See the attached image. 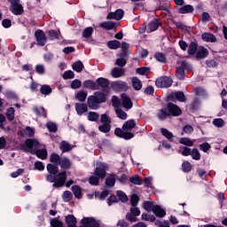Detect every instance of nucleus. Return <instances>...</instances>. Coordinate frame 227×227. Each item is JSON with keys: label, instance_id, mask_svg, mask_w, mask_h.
<instances>
[{"label": "nucleus", "instance_id": "e433bc0d", "mask_svg": "<svg viewBox=\"0 0 227 227\" xmlns=\"http://www.w3.org/2000/svg\"><path fill=\"white\" fill-rule=\"evenodd\" d=\"M180 145H184L186 147L194 146V140H191L189 137H182L179 140Z\"/></svg>", "mask_w": 227, "mask_h": 227}, {"label": "nucleus", "instance_id": "2eb2a0df", "mask_svg": "<svg viewBox=\"0 0 227 227\" xmlns=\"http://www.w3.org/2000/svg\"><path fill=\"white\" fill-rule=\"evenodd\" d=\"M74 109L78 116H82L84 113H88V105L84 103H75Z\"/></svg>", "mask_w": 227, "mask_h": 227}, {"label": "nucleus", "instance_id": "9d476101", "mask_svg": "<svg viewBox=\"0 0 227 227\" xmlns=\"http://www.w3.org/2000/svg\"><path fill=\"white\" fill-rule=\"evenodd\" d=\"M112 90L117 92L127 91L129 90V84L123 81H115L112 83Z\"/></svg>", "mask_w": 227, "mask_h": 227}, {"label": "nucleus", "instance_id": "aec40b11", "mask_svg": "<svg viewBox=\"0 0 227 227\" xmlns=\"http://www.w3.org/2000/svg\"><path fill=\"white\" fill-rule=\"evenodd\" d=\"M198 49L200 47L198 46V41H192L188 45V54L189 56H194L196 52H198Z\"/></svg>", "mask_w": 227, "mask_h": 227}, {"label": "nucleus", "instance_id": "79ce46f5", "mask_svg": "<svg viewBox=\"0 0 227 227\" xmlns=\"http://www.w3.org/2000/svg\"><path fill=\"white\" fill-rule=\"evenodd\" d=\"M98 118H100V114L96 112H89L87 115L89 121H98Z\"/></svg>", "mask_w": 227, "mask_h": 227}, {"label": "nucleus", "instance_id": "37998d69", "mask_svg": "<svg viewBox=\"0 0 227 227\" xmlns=\"http://www.w3.org/2000/svg\"><path fill=\"white\" fill-rule=\"evenodd\" d=\"M182 169L184 173H191L192 171V165L188 160L182 163Z\"/></svg>", "mask_w": 227, "mask_h": 227}, {"label": "nucleus", "instance_id": "09e8293b", "mask_svg": "<svg viewBox=\"0 0 227 227\" xmlns=\"http://www.w3.org/2000/svg\"><path fill=\"white\" fill-rule=\"evenodd\" d=\"M129 182L134 185H143V179H141L139 176H133L129 177Z\"/></svg>", "mask_w": 227, "mask_h": 227}, {"label": "nucleus", "instance_id": "c03bdc74", "mask_svg": "<svg viewBox=\"0 0 227 227\" xmlns=\"http://www.w3.org/2000/svg\"><path fill=\"white\" fill-rule=\"evenodd\" d=\"M213 125L217 129H223V127L226 125V122L224 121L223 119L216 118L213 120Z\"/></svg>", "mask_w": 227, "mask_h": 227}, {"label": "nucleus", "instance_id": "680f3d73", "mask_svg": "<svg viewBox=\"0 0 227 227\" xmlns=\"http://www.w3.org/2000/svg\"><path fill=\"white\" fill-rule=\"evenodd\" d=\"M200 20H201V22H203V24H207V22H210V20H212V17L210 16V14L208 12H204L201 14Z\"/></svg>", "mask_w": 227, "mask_h": 227}, {"label": "nucleus", "instance_id": "412c9836", "mask_svg": "<svg viewBox=\"0 0 227 227\" xmlns=\"http://www.w3.org/2000/svg\"><path fill=\"white\" fill-rule=\"evenodd\" d=\"M65 223L67 227L76 226L77 225V218L74 215H67L65 216Z\"/></svg>", "mask_w": 227, "mask_h": 227}, {"label": "nucleus", "instance_id": "4c0bfd02", "mask_svg": "<svg viewBox=\"0 0 227 227\" xmlns=\"http://www.w3.org/2000/svg\"><path fill=\"white\" fill-rule=\"evenodd\" d=\"M153 207H155V205H153V201L145 200L143 202V208L145 212H153Z\"/></svg>", "mask_w": 227, "mask_h": 227}, {"label": "nucleus", "instance_id": "ddd939ff", "mask_svg": "<svg viewBox=\"0 0 227 227\" xmlns=\"http://www.w3.org/2000/svg\"><path fill=\"white\" fill-rule=\"evenodd\" d=\"M10 12H12L13 15H22V13H24V7L20 3L13 4L10 6Z\"/></svg>", "mask_w": 227, "mask_h": 227}, {"label": "nucleus", "instance_id": "ea45409f", "mask_svg": "<svg viewBox=\"0 0 227 227\" xmlns=\"http://www.w3.org/2000/svg\"><path fill=\"white\" fill-rule=\"evenodd\" d=\"M161 136H164L168 141H173V133L166 128L160 129Z\"/></svg>", "mask_w": 227, "mask_h": 227}, {"label": "nucleus", "instance_id": "423d86ee", "mask_svg": "<svg viewBox=\"0 0 227 227\" xmlns=\"http://www.w3.org/2000/svg\"><path fill=\"white\" fill-rule=\"evenodd\" d=\"M80 227H100V221L95 219V217L84 216L80 221Z\"/></svg>", "mask_w": 227, "mask_h": 227}, {"label": "nucleus", "instance_id": "6e6d98bb", "mask_svg": "<svg viewBox=\"0 0 227 227\" xmlns=\"http://www.w3.org/2000/svg\"><path fill=\"white\" fill-rule=\"evenodd\" d=\"M139 195L134 193L133 195H131L130 197V203H131V207H137V205H139Z\"/></svg>", "mask_w": 227, "mask_h": 227}, {"label": "nucleus", "instance_id": "9b49d317", "mask_svg": "<svg viewBox=\"0 0 227 227\" xmlns=\"http://www.w3.org/2000/svg\"><path fill=\"white\" fill-rule=\"evenodd\" d=\"M121 105H122V107H124V109L129 110L134 107V103L132 102V99H130L127 94L125 93L121 94Z\"/></svg>", "mask_w": 227, "mask_h": 227}, {"label": "nucleus", "instance_id": "2f4dec72", "mask_svg": "<svg viewBox=\"0 0 227 227\" xmlns=\"http://www.w3.org/2000/svg\"><path fill=\"white\" fill-rule=\"evenodd\" d=\"M59 150H61L62 153H67L72 150V145L67 141H62L59 144Z\"/></svg>", "mask_w": 227, "mask_h": 227}, {"label": "nucleus", "instance_id": "6ab92c4d", "mask_svg": "<svg viewBox=\"0 0 227 227\" xmlns=\"http://www.w3.org/2000/svg\"><path fill=\"white\" fill-rule=\"evenodd\" d=\"M59 166H60L63 171H67L70 169V168H72V161H70V159H68L67 157H64L60 159V163L59 164Z\"/></svg>", "mask_w": 227, "mask_h": 227}, {"label": "nucleus", "instance_id": "e2e57ef3", "mask_svg": "<svg viewBox=\"0 0 227 227\" xmlns=\"http://www.w3.org/2000/svg\"><path fill=\"white\" fill-rule=\"evenodd\" d=\"M89 184L90 185H98V184H100V179L97 176H90L89 178Z\"/></svg>", "mask_w": 227, "mask_h": 227}, {"label": "nucleus", "instance_id": "5701e85b", "mask_svg": "<svg viewBox=\"0 0 227 227\" xmlns=\"http://www.w3.org/2000/svg\"><path fill=\"white\" fill-rule=\"evenodd\" d=\"M33 113H35L36 116H43V118H47V110L43 106H34Z\"/></svg>", "mask_w": 227, "mask_h": 227}, {"label": "nucleus", "instance_id": "1a4fd4ad", "mask_svg": "<svg viewBox=\"0 0 227 227\" xmlns=\"http://www.w3.org/2000/svg\"><path fill=\"white\" fill-rule=\"evenodd\" d=\"M35 37L36 40V43L37 45H39V47H43L45 46V43H47V35H45V32H43V30L37 29L35 32Z\"/></svg>", "mask_w": 227, "mask_h": 227}, {"label": "nucleus", "instance_id": "49530a36", "mask_svg": "<svg viewBox=\"0 0 227 227\" xmlns=\"http://www.w3.org/2000/svg\"><path fill=\"white\" fill-rule=\"evenodd\" d=\"M105 184L107 187H114L116 184V178L112 175L106 177Z\"/></svg>", "mask_w": 227, "mask_h": 227}, {"label": "nucleus", "instance_id": "b1692460", "mask_svg": "<svg viewBox=\"0 0 227 227\" xmlns=\"http://www.w3.org/2000/svg\"><path fill=\"white\" fill-rule=\"evenodd\" d=\"M131 82H132V87L135 90V91H140V90L143 88V82L137 76H134L132 78Z\"/></svg>", "mask_w": 227, "mask_h": 227}, {"label": "nucleus", "instance_id": "cd10ccee", "mask_svg": "<svg viewBox=\"0 0 227 227\" xmlns=\"http://www.w3.org/2000/svg\"><path fill=\"white\" fill-rule=\"evenodd\" d=\"M125 75V69L120 67H114L112 70V77L118 79Z\"/></svg>", "mask_w": 227, "mask_h": 227}, {"label": "nucleus", "instance_id": "a211bd4d", "mask_svg": "<svg viewBox=\"0 0 227 227\" xmlns=\"http://www.w3.org/2000/svg\"><path fill=\"white\" fill-rule=\"evenodd\" d=\"M132 129H136V120L134 119L126 121L122 125V130L124 132H130Z\"/></svg>", "mask_w": 227, "mask_h": 227}, {"label": "nucleus", "instance_id": "bb28decb", "mask_svg": "<svg viewBox=\"0 0 227 227\" xmlns=\"http://www.w3.org/2000/svg\"><path fill=\"white\" fill-rule=\"evenodd\" d=\"M194 12V6L191 4H186L179 8L178 13H181L182 15H185L187 13H192Z\"/></svg>", "mask_w": 227, "mask_h": 227}, {"label": "nucleus", "instance_id": "a878e982", "mask_svg": "<svg viewBox=\"0 0 227 227\" xmlns=\"http://www.w3.org/2000/svg\"><path fill=\"white\" fill-rule=\"evenodd\" d=\"M160 26V22H159V20L153 19L148 24L149 33H153V31H157V29H159Z\"/></svg>", "mask_w": 227, "mask_h": 227}, {"label": "nucleus", "instance_id": "a18cd8bd", "mask_svg": "<svg viewBox=\"0 0 227 227\" xmlns=\"http://www.w3.org/2000/svg\"><path fill=\"white\" fill-rule=\"evenodd\" d=\"M190 155L193 160H200L201 159V153L198 148H193Z\"/></svg>", "mask_w": 227, "mask_h": 227}, {"label": "nucleus", "instance_id": "7ed1b4c3", "mask_svg": "<svg viewBox=\"0 0 227 227\" xmlns=\"http://www.w3.org/2000/svg\"><path fill=\"white\" fill-rule=\"evenodd\" d=\"M169 116H182V109L180 108V106H178L175 103L168 102L167 106L160 109L159 113L157 114V117L161 121H164V120H168Z\"/></svg>", "mask_w": 227, "mask_h": 227}, {"label": "nucleus", "instance_id": "5fc2aeb1", "mask_svg": "<svg viewBox=\"0 0 227 227\" xmlns=\"http://www.w3.org/2000/svg\"><path fill=\"white\" fill-rule=\"evenodd\" d=\"M82 86V82H81V80L79 79H74L70 84L71 90H79V88H81Z\"/></svg>", "mask_w": 227, "mask_h": 227}, {"label": "nucleus", "instance_id": "13d9d810", "mask_svg": "<svg viewBox=\"0 0 227 227\" xmlns=\"http://www.w3.org/2000/svg\"><path fill=\"white\" fill-rule=\"evenodd\" d=\"M115 114L117 118H120V120H127V114L125 111H122L121 108H117L115 110Z\"/></svg>", "mask_w": 227, "mask_h": 227}, {"label": "nucleus", "instance_id": "774afa93", "mask_svg": "<svg viewBox=\"0 0 227 227\" xmlns=\"http://www.w3.org/2000/svg\"><path fill=\"white\" fill-rule=\"evenodd\" d=\"M51 227H63V222L59 221L58 218H53L51 220Z\"/></svg>", "mask_w": 227, "mask_h": 227}, {"label": "nucleus", "instance_id": "f03ea898", "mask_svg": "<svg viewBox=\"0 0 227 227\" xmlns=\"http://www.w3.org/2000/svg\"><path fill=\"white\" fill-rule=\"evenodd\" d=\"M40 143L35 138H27L25 140L24 144H20V150L26 152V153H31L32 155H36L37 159L41 160H45L47 159V149H36L38 148Z\"/></svg>", "mask_w": 227, "mask_h": 227}, {"label": "nucleus", "instance_id": "7c9ffc66", "mask_svg": "<svg viewBox=\"0 0 227 227\" xmlns=\"http://www.w3.org/2000/svg\"><path fill=\"white\" fill-rule=\"evenodd\" d=\"M72 68L74 72H77V74H81V72L84 70V64H82L81 60L75 61L72 64Z\"/></svg>", "mask_w": 227, "mask_h": 227}, {"label": "nucleus", "instance_id": "20e7f679", "mask_svg": "<svg viewBox=\"0 0 227 227\" xmlns=\"http://www.w3.org/2000/svg\"><path fill=\"white\" fill-rule=\"evenodd\" d=\"M106 93L102 91H96L94 95L89 96L87 98V106L92 111L100 109V104H106Z\"/></svg>", "mask_w": 227, "mask_h": 227}, {"label": "nucleus", "instance_id": "bf43d9fd", "mask_svg": "<svg viewBox=\"0 0 227 227\" xmlns=\"http://www.w3.org/2000/svg\"><path fill=\"white\" fill-rule=\"evenodd\" d=\"M176 100L178 102H187V98H185V94L183 91L176 92Z\"/></svg>", "mask_w": 227, "mask_h": 227}, {"label": "nucleus", "instance_id": "0eeeda50", "mask_svg": "<svg viewBox=\"0 0 227 227\" xmlns=\"http://www.w3.org/2000/svg\"><path fill=\"white\" fill-rule=\"evenodd\" d=\"M172 85L173 79L168 76H160L155 81V86H157V88H171Z\"/></svg>", "mask_w": 227, "mask_h": 227}, {"label": "nucleus", "instance_id": "393cba45", "mask_svg": "<svg viewBox=\"0 0 227 227\" xmlns=\"http://www.w3.org/2000/svg\"><path fill=\"white\" fill-rule=\"evenodd\" d=\"M71 191L74 193V198L81 200L82 198V189L81 186L74 184L72 186Z\"/></svg>", "mask_w": 227, "mask_h": 227}, {"label": "nucleus", "instance_id": "c756f323", "mask_svg": "<svg viewBox=\"0 0 227 227\" xmlns=\"http://www.w3.org/2000/svg\"><path fill=\"white\" fill-rule=\"evenodd\" d=\"M48 36H49V40H51V42L54 40H59V35H61V31L58 30H54V29H51L48 32Z\"/></svg>", "mask_w": 227, "mask_h": 227}, {"label": "nucleus", "instance_id": "a19ab883", "mask_svg": "<svg viewBox=\"0 0 227 227\" xmlns=\"http://www.w3.org/2000/svg\"><path fill=\"white\" fill-rule=\"evenodd\" d=\"M87 97H88V93L84 92V90H79L75 95V98H77L79 102H86Z\"/></svg>", "mask_w": 227, "mask_h": 227}, {"label": "nucleus", "instance_id": "72a5a7b5", "mask_svg": "<svg viewBox=\"0 0 227 227\" xmlns=\"http://www.w3.org/2000/svg\"><path fill=\"white\" fill-rule=\"evenodd\" d=\"M116 196L119 200V201H121V203H127V201H129V197L127 196V194L121 191V190H118L116 192Z\"/></svg>", "mask_w": 227, "mask_h": 227}, {"label": "nucleus", "instance_id": "4be33fe9", "mask_svg": "<svg viewBox=\"0 0 227 227\" xmlns=\"http://www.w3.org/2000/svg\"><path fill=\"white\" fill-rule=\"evenodd\" d=\"M99 27L106 29V31H112L116 27V22L114 21H104L99 24Z\"/></svg>", "mask_w": 227, "mask_h": 227}, {"label": "nucleus", "instance_id": "c85d7f7f", "mask_svg": "<svg viewBox=\"0 0 227 227\" xmlns=\"http://www.w3.org/2000/svg\"><path fill=\"white\" fill-rule=\"evenodd\" d=\"M107 47L108 49H111L112 51H116L121 47V43L118 40H112L107 42Z\"/></svg>", "mask_w": 227, "mask_h": 227}, {"label": "nucleus", "instance_id": "69168bd1", "mask_svg": "<svg viewBox=\"0 0 227 227\" xmlns=\"http://www.w3.org/2000/svg\"><path fill=\"white\" fill-rule=\"evenodd\" d=\"M63 79L67 80V79H74V77H75V74L74 73V71L72 70H67L65 71L63 75H62Z\"/></svg>", "mask_w": 227, "mask_h": 227}, {"label": "nucleus", "instance_id": "338daca9", "mask_svg": "<svg viewBox=\"0 0 227 227\" xmlns=\"http://www.w3.org/2000/svg\"><path fill=\"white\" fill-rule=\"evenodd\" d=\"M113 203H119L118 197L114 194H111L110 197L107 199V205L111 207Z\"/></svg>", "mask_w": 227, "mask_h": 227}, {"label": "nucleus", "instance_id": "6e6552de", "mask_svg": "<svg viewBox=\"0 0 227 227\" xmlns=\"http://www.w3.org/2000/svg\"><path fill=\"white\" fill-rule=\"evenodd\" d=\"M107 169H109V166L107 163H102L98 167H96L94 170L95 176H98V178L102 179L107 176Z\"/></svg>", "mask_w": 227, "mask_h": 227}, {"label": "nucleus", "instance_id": "c9c22d12", "mask_svg": "<svg viewBox=\"0 0 227 227\" xmlns=\"http://www.w3.org/2000/svg\"><path fill=\"white\" fill-rule=\"evenodd\" d=\"M40 93L47 97L51 95V93H52V88H51L50 85L47 84L41 85Z\"/></svg>", "mask_w": 227, "mask_h": 227}, {"label": "nucleus", "instance_id": "0e129e2a", "mask_svg": "<svg viewBox=\"0 0 227 227\" xmlns=\"http://www.w3.org/2000/svg\"><path fill=\"white\" fill-rule=\"evenodd\" d=\"M23 134L25 136H27L28 137H35V129H32L31 127L27 126L24 131Z\"/></svg>", "mask_w": 227, "mask_h": 227}, {"label": "nucleus", "instance_id": "de8ad7c7", "mask_svg": "<svg viewBox=\"0 0 227 227\" xmlns=\"http://www.w3.org/2000/svg\"><path fill=\"white\" fill-rule=\"evenodd\" d=\"M92 35H93V27H88L83 30L82 36V38H91Z\"/></svg>", "mask_w": 227, "mask_h": 227}, {"label": "nucleus", "instance_id": "39448f33", "mask_svg": "<svg viewBox=\"0 0 227 227\" xmlns=\"http://www.w3.org/2000/svg\"><path fill=\"white\" fill-rule=\"evenodd\" d=\"M109 84L110 82L107 78L99 77L96 80V88H98L97 90L102 89L103 93H109V90H111Z\"/></svg>", "mask_w": 227, "mask_h": 227}, {"label": "nucleus", "instance_id": "603ef678", "mask_svg": "<svg viewBox=\"0 0 227 227\" xmlns=\"http://www.w3.org/2000/svg\"><path fill=\"white\" fill-rule=\"evenodd\" d=\"M136 72L138 75H147L150 74V67H142L136 69Z\"/></svg>", "mask_w": 227, "mask_h": 227}, {"label": "nucleus", "instance_id": "473e14b6", "mask_svg": "<svg viewBox=\"0 0 227 227\" xmlns=\"http://www.w3.org/2000/svg\"><path fill=\"white\" fill-rule=\"evenodd\" d=\"M50 162H51V164H55L57 166H59V164L61 162V157H59V154H58L56 153H52L50 155Z\"/></svg>", "mask_w": 227, "mask_h": 227}, {"label": "nucleus", "instance_id": "f3484780", "mask_svg": "<svg viewBox=\"0 0 227 227\" xmlns=\"http://www.w3.org/2000/svg\"><path fill=\"white\" fill-rule=\"evenodd\" d=\"M203 42H207L208 43H215L217 42V37L212 33L204 32L201 35Z\"/></svg>", "mask_w": 227, "mask_h": 227}, {"label": "nucleus", "instance_id": "4d7b16f0", "mask_svg": "<svg viewBox=\"0 0 227 227\" xmlns=\"http://www.w3.org/2000/svg\"><path fill=\"white\" fill-rule=\"evenodd\" d=\"M114 13L115 15V20H121L125 16V11L123 9H117Z\"/></svg>", "mask_w": 227, "mask_h": 227}, {"label": "nucleus", "instance_id": "f257e3e1", "mask_svg": "<svg viewBox=\"0 0 227 227\" xmlns=\"http://www.w3.org/2000/svg\"><path fill=\"white\" fill-rule=\"evenodd\" d=\"M59 165L48 163L46 166V169L48 171V175H46V181L51 184L53 183L52 187L55 189H59V187H63L67 183V172L63 170L59 172Z\"/></svg>", "mask_w": 227, "mask_h": 227}, {"label": "nucleus", "instance_id": "f8f14e48", "mask_svg": "<svg viewBox=\"0 0 227 227\" xmlns=\"http://www.w3.org/2000/svg\"><path fill=\"white\" fill-rule=\"evenodd\" d=\"M208 50L205 48V46H199V49L195 53V58L197 60L205 59V58H208Z\"/></svg>", "mask_w": 227, "mask_h": 227}, {"label": "nucleus", "instance_id": "4468645a", "mask_svg": "<svg viewBox=\"0 0 227 227\" xmlns=\"http://www.w3.org/2000/svg\"><path fill=\"white\" fill-rule=\"evenodd\" d=\"M153 214H154V215L160 219L166 217V210L162 208L160 205H154L153 207Z\"/></svg>", "mask_w": 227, "mask_h": 227}, {"label": "nucleus", "instance_id": "8fccbe9b", "mask_svg": "<svg viewBox=\"0 0 227 227\" xmlns=\"http://www.w3.org/2000/svg\"><path fill=\"white\" fill-rule=\"evenodd\" d=\"M176 75L179 81H184L185 79V70L183 67H177L176 71Z\"/></svg>", "mask_w": 227, "mask_h": 227}, {"label": "nucleus", "instance_id": "dca6fc26", "mask_svg": "<svg viewBox=\"0 0 227 227\" xmlns=\"http://www.w3.org/2000/svg\"><path fill=\"white\" fill-rule=\"evenodd\" d=\"M82 87L85 90H90L91 91H97V82L93 80H85L82 82Z\"/></svg>", "mask_w": 227, "mask_h": 227}, {"label": "nucleus", "instance_id": "052dcab7", "mask_svg": "<svg viewBox=\"0 0 227 227\" xmlns=\"http://www.w3.org/2000/svg\"><path fill=\"white\" fill-rule=\"evenodd\" d=\"M62 198L64 201H72V199L74 198V194H72V192L70 191H65L62 194Z\"/></svg>", "mask_w": 227, "mask_h": 227}, {"label": "nucleus", "instance_id": "3c124183", "mask_svg": "<svg viewBox=\"0 0 227 227\" xmlns=\"http://www.w3.org/2000/svg\"><path fill=\"white\" fill-rule=\"evenodd\" d=\"M46 129H48L49 132L56 133L58 132V125L52 121H48L46 123Z\"/></svg>", "mask_w": 227, "mask_h": 227}, {"label": "nucleus", "instance_id": "58836bf2", "mask_svg": "<svg viewBox=\"0 0 227 227\" xmlns=\"http://www.w3.org/2000/svg\"><path fill=\"white\" fill-rule=\"evenodd\" d=\"M154 58L156 59V61H159V63H168V59L166 58V54L162 52H156L154 54Z\"/></svg>", "mask_w": 227, "mask_h": 227}, {"label": "nucleus", "instance_id": "f704fd0d", "mask_svg": "<svg viewBox=\"0 0 227 227\" xmlns=\"http://www.w3.org/2000/svg\"><path fill=\"white\" fill-rule=\"evenodd\" d=\"M5 116L8 121H13L15 120V108L9 107L5 113Z\"/></svg>", "mask_w": 227, "mask_h": 227}, {"label": "nucleus", "instance_id": "864d4df0", "mask_svg": "<svg viewBox=\"0 0 227 227\" xmlns=\"http://www.w3.org/2000/svg\"><path fill=\"white\" fill-rule=\"evenodd\" d=\"M99 132H103V134H107L111 132V124H102L98 126Z\"/></svg>", "mask_w": 227, "mask_h": 227}]
</instances>
